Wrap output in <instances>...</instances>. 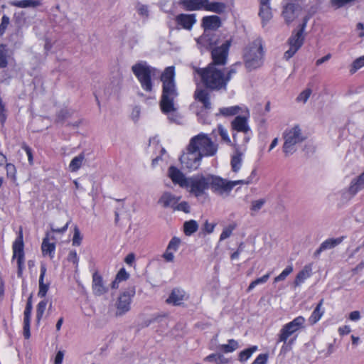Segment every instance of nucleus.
Returning a JSON list of instances; mask_svg holds the SVG:
<instances>
[{
  "label": "nucleus",
  "instance_id": "obj_28",
  "mask_svg": "<svg viewBox=\"0 0 364 364\" xmlns=\"http://www.w3.org/2000/svg\"><path fill=\"white\" fill-rule=\"evenodd\" d=\"M194 98L196 100L203 104V107L205 109H211L210 94L206 90L197 89L194 92Z\"/></svg>",
  "mask_w": 364,
  "mask_h": 364
},
{
  "label": "nucleus",
  "instance_id": "obj_61",
  "mask_svg": "<svg viewBox=\"0 0 364 364\" xmlns=\"http://www.w3.org/2000/svg\"><path fill=\"white\" fill-rule=\"evenodd\" d=\"M311 94V89H306L305 90L302 91L296 97V101L298 102H303L305 103L308 99L309 98L310 95Z\"/></svg>",
  "mask_w": 364,
  "mask_h": 364
},
{
  "label": "nucleus",
  "instance_id": "obj_30",
  "mask_svg": "<svg viewBox=\"0 0 364 364\" xmlns=\"http://www.w3.org/2000/svg\"><path fill=\"white\" fill-rule=\"evenodd\" d=\"M363 189H364V171L351 181L348 191L351 196H354Z\"/></svg>",
  "mask_w": 364,
  "mask_h": 364
},
{
  "label": "nucleus",
  "instance_id": "obj_60",
  "mask_svg": "<svg viewBox=\"0 0 364 364\" xmlns=\"http://www.w3.org/2000/svg\"><path fill=\"white\" fill-rule=\"evenodd\" d=\"M7 118L6 109L5 104L3 102L1 97H0V123L4 125Z\"/></svg>",
  "mask_w": 364,
  "mask_h": 364
},
{
  "label": "nucleus",
  "instance_id": "obj_20",
  "mask_svg": "<svg viewBox=\"0 0 364 364\" xmlns=\"http://www.w3.org/2000/svg\"><path fill=\"white\" fill-rule=\"evenodd\" d=\"M181 240L176 237H173L169 241L165 252L162 255V257L167 262H173L174 253L178 250Z\"/></svg>",
  "mask_w": 364,
  "mask_h": 364
},
{
  "label": "nucleus",
  "instance_id": "obj_12",
  "mask_svg": "<svg viewBox=\"0 0 364 364\" xmlns=\"http://www.w3.org/2000/svg\"><path fill=\"white\" fill-rule=\"evenodd\" d=\"M304 41V33L301 31H293L291 36L288 39L289 48L284 54V58L287 60L292 58L295 53L302 46Z\"/></svg>",
  "mask_w": 364,
  "mask_h": 364
},
{
  "label": "nucleus",
  "instance_id": "obj_31",
  "mask_svg": "<svg viewBox=\"0 0 364 364\" xmlns=\"http://www.w3.org/2000/svg\"><path fill=\"white\" fill-rule=\"evenodd\" d=\"M46 273V267L44 264L41 266V274L39 277V290L38 296L41 298H44L49 289L50 284L44 283V277Z\"/></svg>",
  "mask_w": 364,
  "mask_h": 364
},
{
  "label": "nucleus",
  "instance_id": "obj_32",
  "mask_svg": "<svg viewBox=\"0 0 364 364\" xmlns=\"http://www.w3.org/2000/svg\"><path fill=\"white\" fill-rule=\"evenodd\" d=\"M12 52L9 50L6 44H0V68H5L9 64V59L11 58Z\"/></svg>",
  "mask_w": 364,
  "mask_h": 364
},
{
  "label": "nucleus",
  "instance_id": "obj_37",
  "mask_svg": "<svg viewBox=\"0 0 364 364\" xmlns=\"http://www.w3.org/2000/svg\"><path fill=\"white\" fill-rule=\"evenodd\" d=\"M11 5L18 8H35L41 5V0H20L11 2Z\"/></svg>",
  "mask_w": 364,
  "mask_h": 364
},
{
  "label": "nucleus",
  "instance_id": "obj_11",
  "mask_svg": "<svg viewBox=\"0 0 364 364\" xmlns=\"http://www.w3.org/2000/svg\"><path fill=\"white\" fill-rule=\"evenodd\" d=\"M23 233L21 230L19 234L15 241L13 243V257L12 259H17V276L18 277H21L23 274V269L24 267V251H23Z\"/></svg>",
  "mask_w": 364,
  "mask_h": 364
},
{
  "label": "nucleus",
  "instance_id": "obj_47",
  "mask_svg": "<svg viewBox=\"0 0 364 364\" xmlns=\"http://www.w3.org/2000/svg\"><path fill=\"white\" fill-rule=\"evenodd\" d=\"M6 176L10 178L13 182L16 181V166L11 163L6 164Z\"/></svg>",
  "mask_w": 364,
  "mask_h": 364
},
{
  "label": "nucleus",
  "instance_id": "obj_64",
  "mask_svg": "<svg viewBox=\"0 0 364 364\" xmlns=\"http://www.w3.org/2000/svg\"><path fill=\"white\" fill-rule=\"evenodd\" d=\"M268 360V354H259L252 364H266Z\"/></svg>",
  "mask_w": 364,
  "mask_h": 364
},
{
  "label": "nucleus",
  "instance_id": "obj_49",
  "mask_svg": "<svg viewBox=\"0 0 364 364\" xmlns=\"http://www.w3.org/2000/svg\"><path fill=\"white\" fill-rule=\"evenodd\" d=\"M364 66V55L356 58L352 63L350 69V74H354L358 69Z\"/></svg>",
  "mask_w": 364,
  "mask_h": 364
},
{
  "label": "nucleus",
  "instance_id": "obj_2",
  "mask_svg": "<svg viewBox=\"0 0 364 364\" xmlns=\"http://www.w3.org/2000/svg\"><path fill=\"white\" fill-rule=\"evenodd\" d=\"M194 70L200 77L201 82L207 90L212 91L227 90L224 72L213 66V64H208L203 68H195Z\"/></svg>",
  "mask_w": 364,
  "mask_h": 364
},
{
  "label": "nucleus",
  "instance_id": "obj_36",
  "mask_svg": "<svg viewBox=\"0 0 364 364\" xmlns=\"http://www.w3.org/2000/svg\"><path fill=\"white\" fill-rule=\"evenodd\" d=\"M311 273V267L309 265H306L302 270H301L296 275L294 280V285L299 286L303 283L305 279L310 277Z\"/></svg>",
  "mask_w": 364,
  "mask_h": 364
},
{
  "label": "nucleus",
  "instance_id": "obj_4",
  "mask_svg": "<svg viewBox=\"0 0 364 364\" xmlns=\"http://www.w3.org/2000/svg\"><path fill=\"white\" fill-rule=\"evenodd\" d=\"M132 71L139 80L141 88L147 92H152L154 83L151 77L155 75L157 69L141 60L132 65Z\"/></svg>",
  "mask_w": 364,
  "mask_h": 364
},
{
  "label": "nucleus",
  "instance_id": "obj_21",
  "mask_svg": "<svg viewBox=\"0 0 364 364\" xmlns=\"http://www.w3.org/2000/svg\"><path fill=\"white\" fill-rule=\"evenodd\" d=\"M92 291L96 296H102L108 291V288L105 286L102 277L95 272L92 274Z\"/></svg>",
  "mask_w": 364,
  "mask_h": 364
},
{
  "label": "nucleus",
  "instance_id": "obj_54",
  "mask_svg": "<svg viewBox=\"0 0 364 364\" xmlns=\"http://www.w3.org/2000/svg\"><path fill=\"white\" fill-rule=\"evenodd\" d=\"M265 203H266V200L264 198L253 200V201H252V203H251L250 210L252 212L257 213L263 207V205H264Z\"/></svg>",
  "mask_w": 364,
  "mask_h": 364
},
{
  "label": "nucleus",
  "instance_id": "obj_41",
  "mask_svg": "<svg viewBox=\"0 0 364 364\" xmlns=\"http://www.w3.org/2000/svg\"><path fill=\"white\" fill-rule=\"evenodd\" d=\"M240 111L241 107L238 105L221 107L219 109V114L224 117H231L237 114Z\"/></svg>",
  "mask_w": 364,
  "mask_h": 364
},
{
  "label": "nucleus",
  "instance_id": "obj_10",
  "mask_svg": "<svg viewBox=\"0 0 364 364\" xmlns=\"http://www.w3.org/2000/svg\"><path fill=\"white\" fill-rule=\"evenodd\" d=\"M209 175H198L189 178L186 183V188H190V193L196 197L201 196L205 190L210 188Z\"/></svg>",
  "mask_w": 364,
  "mask_h": 364
},
{
  "label": "nucleus",
  "instance_id": "obj_3",
  "mask_svg": "<svg viewBox=\"0 0 364 364\" xmlns=\"http://www.w3.org/2000/svg\"><path fill=\"white\" fill-rule=\"evenodd\" d=\"M263 55L262 41L257 38L249 45L244 53L246 68L251 71L261 67L263 63Z\"/></svg>",
  "mask_w": 364,
  "mask_h": 364
},
{
  "label": "nucleus",
  "instance_id": "obj_45",
  "mask_svg": "<svg viewBox=\"0 0 364 364\" xmlns=\"http://www.w3.org/2000/svg\"><path fill=\"white\" fill-rule=\"evenodd\" d=\"M230 164L232 171L237 172L242 164V153L237 151L236 154L232 156Z\"/></svg>",
  "mask_w": 364,
  "mask_h": 364
},
{
  "label": "nucleus",
  "instance_id": "obj_48",
  "mask_svg": "<svg viewBox=\"0 0 364 364\" xmlns=\"http://www.w3.org/2000/svg\"><path fill=\"white\" fill-rule=\"evenodd\" d=\"M269 277L270 273H267L264 274L263 277L257 278L255 280L252 281L247 288V291H251L257 285L266 283L269 279Z\"/></svg>",
  "mask_w": 364,
  "mask_h": 364
},
{
  "label": "nucleus",
  "instance_id": "obj_44",
  "mask_svg": "<svg viewBox=\"0 0 364 364\" xmlns=\"http://www.w3.org/2000/svg\"><path fill=\"white\" fill-rule=\"evenodd\" d=\"M47 304L48 300L45 299L41 301L36 306V319L38 324L40 323L43 318Z\"/></svg>",
  "mask_w": 364,
  "mask_h": 364
},
{
  "label": "nucleus",
  "instance_id": "obj_52",
  "mask_svg": "<svg viewBox=\"0 0 364 364\" xmlns=\"http://www.w3.org/2000/svg\"><path fill=\"white\" fill-rule=\"evenodd\" d=\"M73 112L68 109H62L57 114V120L58 122H63L66 119L70 118Z\"/></svg>",
  "mask_w": 364,
  "mask_h": 364
},
{
  "label": "nucleus",
  "instance_id": "obj_15",
  "mask_svg": "<svg viewBox=\"0 0 364 364\" xmlns=\"http://www.w3.org/2000/svg\"><path fill=\"white\" fill-rule=\"evenodd\" d=\"M33 294H31L28 296L26 302V305L23 312V333L26 339H28L31 337L30 326H31V318L33 309Z\"/></svg>",
  "mask_w": 364,
  "mask_h": 364
},
{
  "label": "nucleus",
  "instance_id": "obj_14",
  "mask_svg": "<svg viewBox=\"0 0 364 364\" xmlns=\"http://www.w3.org/2000/svg\"><path fill=\"white\" fill-rule=\"evenodd\" d=\"M188 151L180 157V161L183 167L188 170H196L200 165L202 156L197 151L190 150L189 146L187 149Z\"/></svg>",
  "mask_w": 364,
  "mask_h": 364
},
{
  "label": "nucleus",
  "instance_id": "obj_51",
  "mask_svg": "<svg viewBox=\"0 0 364 364\" xmlns=\"http://www.w3.org/2000/svg\"><path fill=\"white\" fill-rule=\"evenodd\" d=\"M293 272V267L291 265L287 266L281 274H279L277 277H276L274 279V282H279L280 281L284 280L288 275H289Z\"/></svg>",
  "mask_w": 364,
  "mask_h": 364
},
{
  "label": "nucleus",
  "instance_id": "obj_58",
  "mask_svg": "<svg viewBox=\"0 0 364 364\" xmlns=\"http://www.w3.org/2000/svg\"><path fill=\"white\" fill-rule=\"evenodd\" d=\"M10 23V18L8 16L4 15L1 18V21L0 23V36H2Z\"/></svg>",
  "mask_w": 364,
  "mask_h": 364
},
{
  "label": "nucleus",
  "instance_id": "obj_35",
  "mask_svg": "<svg viewBox=\"0 0 364 364\" xmlns=\"http://www.w3.org/2000/svg\"><path fill=\"white\" fill-rule=\"evenodd\" d=\"M226 9L225 4L223 2H209L207 0L204 9L208 11H212L216 14H223Z\"/></svg>",
  "mask_w": 364,
  "mask_h": 364
},
{
  "label": "nucleus",
  "instance_id": "obj_33",
  "mask_svg": "<svg viewBox=\"0 0 364 364\" xmlns=\"http://www.w3.org/2000/svg\"><path fill=\"white\" fill-rule=\"evenodd\" d=\"M323 301V299H321L319 301L316 308L311 313V315L309 318V322L310 323L311 325H314L315 323H316L323 315L324 310L322 309Z\"/></svg>",
  "mask_w": 364,
  "mask_h": 364
},
{
  "label": "nucleus",
  "instance_id": "obj_57",
  "mask_svg": "<svg viewBox=\"0 0 364 364\" xmlns=\"http://www.w3.org/2000/svg\"><path fill=\"white\" fill-rule=\"evenodd\" d=\"M356 0H331V4L336 9L341 8L348 4L354 3Z\"/></svg>",
  "mask_w": 364,
  "mask_h": 364
},
{
  "label": "nucleus",
  "instance_id": "obj_46",
  "mask_svg": "<svg viewBox=\"0 0 364 364\" xmlns=\"http://www.w3.org/2000/svg\"><path fill=\"white\" fill-rule=\"evenodd\" d=\"M257 350V346H252V347H250L249 348H246V349L242 350L239 353V360L241 362H245V361L247 360L251 357L252 353L254 352H255Z\"/></svg>",
  "mask_w": 364,
  "mask_h": 364
},
{
  "label": "nucleus",
  "instance_id": "obj_26",
  "mask_svg": "<svg viewBox=\"0 0 364 364\" xmlns=\"http://www.w3.org/2000/svg\"><path fill=\"white\" fill-rule=\"evenodd\" d=\"M179 200L180 197H177L170 192H164L159 199L158 203L161 205L163 208L171 207L174 210V207H176Z\"/></svg>",
  "mask_w": 364,
  "mask_h": 364
},
{
  "label": "nucleus",
  "instance_id": "obj_16",
  "mask_svg": "<svg viewBox=\"0 0 364 364\" xmlns=\"http://www.w3.org/2000/svg\"><path fill=\"white\" fill-rule=\"evenodd\" d=\"M176 28H183L191 31L196 23V15L195 14H180L175 17Z\"/></svg>",
  "mask_w": 364,
  "mask_h": 364
},
{
  "label": "nucleus",
  "instance_id": "obj_23",
  "mask_svg": "<svg viewBox=\"0 0 364 364\" xmlns=\"http://www.w3.org/2000/svg\"><path fill=\"white\" fill-rule=\"evenodd\" d=\"M343 238L344 237H340L337 238H329L326 240L315 251L314 256L315 257H318L322 252L334 248L343 242Z\"/></svg>",
  "mask_w": 364,
  "mask_h": 364
},
{
  "label": "nucleus",
  "instance_id": "obj_39",
  "mask_svg": "<svg viewBox=\"0 0 364 364\" xmlns=\"http://www.w3.org/2000/svg\"><path fill=\"white\" fill-rule=\"evenodd\" d=\"M198 229V224L194 220L186 221L183 223V232L186 235L190 236L196 232Z\"/></svg>",
  "mask_w": 364,
  "mask_h": 364
},
{
  "label": "nucleus",
  "instance_id": "obj_53",
  "mask_svg": "<svg viewBox=\"0 0 364 364\" xmlns=\"http://www.w3.org/2000/svg\"><path fill=\"white\" fill-rule=\"evenodd\" d=\"M136 9L139 15H140L141 16L144 17L146 18L149 17V9L146 5L138 2L136 5Z\"/></svg>",
  "mask_w": 364,
  "mask_h": 364
},
{
  "label": "nucleus",
  "instance_id": "obj_5",
  "mask_svg": "<svg viewBox=\"0 0 364 364\" xmlns=\"http://www.w3.org/2000/svg\"><path fill=\"white\" fill-rule=\"evenodd\" d=\"M189 149L197 151L202 157L212 156L216 154L218 145L213 142L207 134L200 133L191 139Z\"/></svg>",
  "mask_w": 364,
  "mask_h": 364
},
{
  "label": "nucleus",
  "instance_id": "obj_24",
  "mask_svg": "<svg viewBox=\"0 0 364 364\" xmlns=\"http://www.w3.org/2000/svg\"><path fill=\"white\" fill-rule=\"evenodd\" d=\"M168 176L175 184H178L181 187H186L188 178H186L184 174L176 167L170 166L168 168Z\"/></svg>",
  "mask_w": 364,
  "mask_h": 364
},
{
  "label": "nucleus",
  "instance_id": "obj_63",
  "mask_svg": "<svg viewBox=\"0 0 364 364\" xmlns=\"http://www.w3.org/2000/svg\"><path fill=\"white\" fill-rule=\"evenodd\" d=\"M218 129L219 134L220 135L222 139L226 143H230L231 141L228 136L227 130L222 125H219Z\"/></svg>",
  "mask_w": 364,
  "mask_h": 364
},
{
  "label": "nucleus",
  "instance_id": "obj_7",
  "mask_svg": "<svg viewBox=\"0 0 364 364\" xmlns=\"http://www.w3.org/2000/svg\"><path fill=\"white\" fill-rule=\"evenodd\" d=\"M284 139L283 151L286 156L293 154L296 151L295 145L305 139L299 125H295L291 129H287L284 132Z\"/></svg>",
  "mask_w": 364,
  "mask_h": 364
},
{
  "label": "nucleus",
  "instance_id": "obj_29",
  "mask_svg": "<svg viewBox=\"0 0 364 364\" xmlns=\"http://www.w3.org/2000/svg\"><path fill=\"white\" fill-rule=\"evenodd\" d=\"M180 3L186 11H198L204 9L207 0H181Z\"/></svg>",
  "mask_w": 364,
  "mask_h": 364
},
{
  "label": "nucleus",
  "instance_id": "obj_1",
  "mask_svg": "<svg viewBox=\"0 0 364 364\" xmlns=\"http://www.w3.org/2000/svg\"><path fill=\"white\" fill-rule=\"evenodd\" d=\"M175 76L174 66H168L162 72L160 77L162 90L159 107L161 112L167 116L170 122L180 124L182 117L178 112V107L175 103V100L179 95Z\"/></svg>",
  "mask_w": 364,
  "mask_h": 364
},
{
  "label": "nucleus",
  "instance_id": "obj_25",
  "mask_svg": "<svg viewBox=\"0 0 364 364\" xmlns=\"http://www.w3.org/2000/svg\"><path fill=\"white\" fill-rule=\"evenodd\" d=\"M248 116H237L232 121L231 126L232 129L243 133H247L250 131V127L247 124Z\"/></svg>",
  "mask_w": 364,
  "mask_h": 364
},
{
  "label": "nucleus",
  "instance_id": "obj_38",
  "mask_svg": "<svg viewBox=\"0 0 364 364\" xmlns=\"http://www.w3.org/2000/svg\"><path fill=\"white\" fill-rule=\"evenodd\" d=\"M204 360L215 364H227L229 362V360L225 358L223 355L220 353L210 354L205 358Z\"/></svg>",
  "mask_w": 364,
  "mask_h": 364
},
{
  "label": "nucleus",
  "instance_id": "obj_40",
  "mask_svg": "<svg viewBox=\"0 0 364 364\" xmlns=\"http://www.w3.org/2000/svg\"><path fill=\"white\" fill-rule=\"evenodd\" d=\"M259 16L262 19L264 26L272 17V9L270 6H259Z\"/></svg>",
  "mask_w": 364,
  "mask_h": 364
},
{
  "label": "nucleus",
  "instance_id": "obj_59",
  "mask_svg": "<svg viewBox=\"0 0 364 364\" xmlns=\"http://www.w3.org/2000/svg\"><path fill=\"white\" fill-rule=\"evenodd\" d=\"M235 228V225H230L228 227L224 228L220 236V240H224L228 238L232 235V232Z\"/></svg>",
  "mask_w": 364,
  "mask_h": 364
},
{
  "label": "nucleus",
  "instance_id": "obj_56",
  "mask_svg": "<svg viewBox=\"0 0 364 364\" xmlns=\"http://www.w3.org/2000/svg\"><path fill=\"white\" fill-rule=\"evenodd\" d=\"M173 210L183 211L185 213L191 212V208L188 202L182 201L180 203H176Z\"/></svg>",
  "mask_w": 364,
  "mask_h": 364
},
{
  "label": "nucleus",
  "instance_id": "obj_27",
  "mask_svg": "<svg viewBox=\"0 0 364 364\" xmlns=\"http://www.w3.org/2000/svg\"><path fill=\"white\" fill-rule=\"evenodd\" d=\"M50 239L54 240L55 237L50 236L49 232H46V237L43 238L42 242L41 250L43 255H48L50 258L53 259L55 250V243L49 242Z\"/></svg>",
  "mask_w": 364,
  "mask_h": 364
},
{
  "label": "nucleus",
  "instance_id": "obj_17",
  "mask_svg": "<svg viewBox=\"0 0 364 364\" xmlns=\"http://www.w3.org/2000/svg\"><path fill=\"white\" fill-rule=\"evenodd\" d=\"M301 7L299 4L292 1L287 3L283 6L282 15L287 24L291 23L298 16Z\"/></svg>",
  "mask_w": 364,
  "mask_h": 364
},
{
  "label": "nucleus",
  "instance_id": "obj_9",
  "mask_svg": "<svg viewBox=\"0 0 364 364\" xmlns=\"http://www.w3.org/2000/svg\"><path fill=\"white\" fill-rule=\"evenodd\" d=\"M135 295L134 287H129L121 293L115 303L117 317L122 316L129 311L131 309L132 299Z\"/></svg>",
  "mask_w": 364,
  "mask_h": 364
},
{
  "label": "nucleus",
  "instance_id": "obj_18",
  "mask_svg": "<svg viewBox=\"0 0 364 364\" xmlns=\"http://www.w3.org/2000/svg\"><path fill=\"white\" fill-rule=\"evenodd\" d=\"M188 299V296L183 289L176 287L171 290L166 302L173 306H181Z\"/></svg>",
  "mask_w": 364,
  "mask_h": 364
},
{
  "label": "nucleus",
  "instance_id": "obj_34",
  "mask_svg": "<svg viewBox=\"0 0 364 364\" xmlns=\"http://www.w3.org/2000/svg\"><path fill=\"white\" fill-rule=\"evenodd\" d=\"M198 41L211 48L213 46L217 45L218 37L215 34H212L211 31H204L203 34L199 38Z\"/></svg>",
  "mask_w": 364,
  "mask_h": 364
},
{
  "label": "nucleus",
  "instance_id": "obj_8",
  "mask_svg": "<svg viewBox=\"0 0 364 364\" xmlns=\"http://www.w3.org/2000/svg\"><path fill=\"white\" fill-rule=\"evenodd\" d=\"M305 318L299 316L284 325L278 334L277 343H287V339L295 333L305 329Z\"/></svg>",
  "mask_w": 364,
  "mask_h": 364
},
{
  "label": "nucleus",
  "instance_id": "obj_6",
  "mask_svg": "<svg viewBox=\"0 0 364 364\" xmlns=\"http://www.w3.org/2000/svg\"><path fill=\"white\" fill-rule=\"evenodd\" d=\"M209 186L212 191L218 195H229L233 188L238 184H248L249 181H228L220 176L209 174Z\"/></svg>",
  "mask_w": 364,
  "mask_h": 364
},
{
  "label": "nucleus",
  "instance_id": "obj_22",
  "mask_svg": "<svg viewBox=\"0 0 364 364\" xmlns=\"http://www.w3.org/2000/svg\"><path fill=\"white\" fill-rule=\"evenodd\" d=\"M221 20L218 16H207L202 19V26L204 31H213L220 27Z\"/></svg>",
  "mask_w": 364,
  "mask_h": 364
},
{
  "label": "nucleus",
  "instance_id": "obj_13",
  "mask_svg": "<svg viewBox=\"0 0 364 364\" xmlns=\"http://www.w3.org/2000/svg\"><path fill=\"white\" fill-rule=\"evenodd\" d=\"M230 42L226 41L220 46L213 48L211 55L213 61L210 64L218 68L220 65H225L227 63Z\"/></svg>",
  "mask_w": 364,
  "mask_h": 364
},
{
  "label": "nucleus",
  "instance_id": "obj_50",
  "mask_svg": "<svg viewBox=\"0 0 364 364\" xmlns=\"http://www.w3.org/2000/svg\"><path fill=\"white\" fill-rule=\"evenodd\" d=\"M82 240V236L80 231L77 225H75L73 230V237L72 245L73 246H80Z\"/></svg>",
  "mask_w": 364,
  "mask_h": 364
},
{
  "label": "nucleus",
  "instance_id": "obj_62",
  "mask_svg": "<svg viewBox=\"0 0 364 364\" xmlns=\"http://www.w3.org/2000/svg\"><path fill=\"white\" fill-rule=\"evenodd\" d=\"M68 261L72 262L76 267L78 266L79 257L75 250H71L68 255Z\"/></svg>",
  "mask_w": 364,
  "mask_h": 364
},
{
  "label": "nucleus",
  "instance_id": "obj_19",
  "mask_svg": "<svg viewBox=\"0 0 364 364\" xmlns=\"http://www.w3.org/2000/svg\"><path fill=\"white\" fill-rule=\"evenodd\" d=\"M181 240L176 237H173L169 241L165 252L162 255V257L167 262H173L174 253L178 250Z\"/></svg>",
  "mask_w": 364,
  "mask_h": 364
},
{
  "label": "nucleus",
  "instance_id": "obj_55",
  "mask_svg": "<svg viewBox=\"0 0 364 364\" xmlns=\"http://www.w3.org/2000/svg\"><path fill=\"white\" fill-rule=\"evenodd\" d=\"M237 64L232 65L231 67H230L226 73H224V79L225 80L226 86L228 85V82L231 80L233 75H235L237 73L236 70V65Z\"/></svg>",
  "mask_w": 364,
  "mask_h": 364
},
{
  "label": "nucleus",
  "instance_id": "obj_43",
  "mask_svg": "<svg viewBox=\"0 0 364 364\" xmlns=\"http://www.w3.org/2000/svg\"><path fill=\"white\" fill-rule=\"evenodd\" d=\"M237 348L238 343L234 339H229L227 344H223L219 346V349L225 353H232Z\"/></svg>",
  "mask_w": 364,
  "mask_h": 364
},
{
  "label": "nucleus",
  "instance_id": "obj_42",
  "mask_svg": "<svg viewBox=\"0 0 364 364\" xmlns=\"http://www.w3.org/2000/svg\"><path fill=\"white\" fill-rule=\"evenodd\" d=\"M85 159V155L83 153L80 154L77 156L74 157L69 165L70 171L75 172L81 167L82 162Z\"/></svg>",
  "mask_w": 364,
  "mask_h": 364
}]
</instances>
